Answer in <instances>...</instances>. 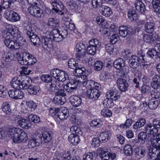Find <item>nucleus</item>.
<instances>
[{
    "label": "nucleus",
    "instance_id": "nucleus-21",
    "mask_svg": "<svg viewBox=\"0 0 160 160\" xmlns=\"http://www.w3.org/2000/svg\"><path fill=\"white\" fill-rule=\"evenodd\" d=\"M70 101L71 104L75 107L79 106L82 103L81 98L77 96H71L70 98Z\"/></svg>",
    "mask_w": 160,
    "mask_h": 160
},
{
    "label": "nucleus",
    "instance_id": "nucleus-60",
    "mask_svg": "<svg viewBox=\"0 0 160 160\" xmlns=\"http://www.w3.org/2000/svg\"><path fill=\"white\" fill-rule=\"evenodd\" d=\"M150 94L152 98L156 99L160 98V92L157 90L156 89L152 90L150 91Z\"/></svg>",
    "mask_w": 160,
    "mask_h": 160
},
{
    "label": "nucleus",
    "instance_id": "nucleus-34",
    "mask_svg": "<svg viewBox=\"0 0 160 160\" xmlns=\"http://www.w3.org/2000/svg\"><path fill=\"white\" fill-rule=\"evenodd\" d=\"M68 139L69 142L74 145L77 144L80 141L79 136L75 135L74 132L69 135Z\"/></svg>",
    "mask_w": 160,
    "mask_h": 160
},
{
    "label": "nucleus",
    "instance_id": "nucleus-45",
    "mask_svg": "<svg viewBox=\"0 0 160 160\" xmlns=\"http://www.w3.org/2000/svg\"><path fill=\"white\" fill-rule=\"evenodd\" d=\"M69 67L71 69H74L77 68L79 66L78 61H76L74 59H70L68 62Z\"/></svg>",
    "mask_w": 160,
    "mask_h": 160
},
{
    "label": "nucleus",
    "instance_id": "nucleus-31",
    "mask_svg": "<svg viewBox=\"0 0 160 160\" xmlns=\"http://www.w3.org/2000/svg\"><path fill=\"white\" fill-rule=\"evenodd\" d=\"M154 23L149 22H147L144 25V29L146 32L148 33H151L155 29Z\"/></svg>",
    "mask_w": 160,
    "mask_h": 160
},
{
    "label": "nucleus",
    "instance_id": "nucleus-43",
    "mask_svg": "<svg viewBox=\"0 0 160 160\" xmlns=\"http://www.w3.org/2000/svg\"><path fill=\"white\" fill-rule=\"evenodd\" d=\"M147 134H148L146 132H140L138 135V142L142 144L144 143L147 138Z\"/></svg>",
    "mask_w": 160,
    "mask_h": 160
},
{
    "label": "nucleus",
    "instance_id": "nucleus-7",
    "mask_svg": "<svg viewBox=\"0 0 160 160\" xmlns=\"http://www.w3.org/2000/svg\"><path fill=\"white\" fill-rule=\"evenodd\" d=\"M4 15L7 19L11 22H16L20 19V15L12 10H7L4 12Z\"/></svg>",
    "mask_w": 160,
    "mask_h": 160
},
{
    "label": "nucleus",
    "instance_id": "nucleus-52",
    "mask_svg": "<svg viewBox=\"0 0 160 160\" xmlns=\"http://www.w3.org/2000/svg\"><path fill=\"white\" fill-rule=\"evenodd\" d=\"M124 153L127 156H130L132 153V146L130 145H126L124 146Z\"/></svg>",
    "mask_w": 160,
    "mask_h": 160
},
{
    "label": "nucleus",
    "instance_id": "nucleus-59",
    "mask_svg": "<svg viewBox=\"0 0 160 160\" xmlns=\"http://www.w3.org/2000/svg\"><path fill=\"white\" fill-rule=\"evenodd\" d=\"M54 102L58 105H62L64 103V102L62 100V97L55 95L53 99Z\"/></svg>",
    "mask_w": 160,
    "mask_h": 160
},
{
    "label": "nucleus",
    "instance_id": "nucleus-41",
    "mask_svg": "<svg viewBox=\"0 0 160 160\" xmlns=\"http://www.w3.org/2000/svg\"><path fill=\"white\" fill-rule=\"evenodd\" d=\"M139 63H143V62H147L145 58V56L144 54L143 53L142 50H140L138 52L137 55L136 56Z\"/></svg>",
    "mask_w": 160,
    "mask_h": 160
},
{
    "label": "nucleus",
    "instance_id": "nucleus-23",
    "mask_svg": "<svg viewBox=\"0 0 160 160\" xmlns=\"http://www.w3.org/2000/svg\"><path fill=\"white\" fill-rule=\"evenodd\" d=\"M125 61L122 58H117L113 62V66L117 69L120 70L125 66Z\"/></svg>",
    "mask_w": 160,
    "mask_h": 160
},
{
    "label": "nucleus",
    "instance_id": "nucleus-10",
    "mask_svg": "<svg viewBox=\"0 0 160 160\" xmlns=\"http://www.w3.org/2000/svg\"><path fill=\"white\" fill-rule=\"evenodd\" d=\"M134 152L135 158L139 160L145 156L147 150L144 147L139 146L135 148Z\"/></svg>",
    "mask_w": 160,
    "mask_h": 160
},
{
    "label": "nucleus",
    "instance_id": "nucleus-18",
    "mask_svg": "<svg viewBox=\"0 0 160 160\" xmlns=\"http://www.w3.org/2000/svg\"><path fill=\"white\" fill-rule=\"evenodd\" d=\"M99 156L102 160H108L109 159L110 151L107 148H99L98 149Z\"/></svg>",
    "mask_w": 160,
    "mask_h": 160
},
{
    "label": "nucleus",
    "instance_id": "nucleus-56",
    "mask_svg": "<svg viewBox=\"0 0 160 160\" xmlns=\"http://www.w3.org/2000/svg\"><path fill=\"white\" fill-rule=\"evenodd\" d=\"M30 85V84L28 80L22 79L19 88L21 89H28Z\"/></svg>",
    "mask_w": 160,
    "mask_h": 160
},
{
    "label": "nucleus",
    "instance_id": "nucleus-58",
    "mask_svg": "<svg viewBox=\"0 0 160 160\" xmlns=\"http://www.w3.org/2000/svg\"><path fill=\"white\" fill-rule=\"evenodd\" d=\"M29 121L35 123H38L40 121V118L37 115L31 114L28 116Z\"/></svg>",
    "mask_w": 160,
    "mask_h": 160
},
{
    "label": "nucleus",
    "instance_id": "nucleus-35",
    "mask_svg": "<svg viewBox=\"0 0 160 160\" xmlns=\"http://www.w3.org/2000/svg\"><path fill=\"white\" fill-rule=\"evenodd\" d=\"M111 133L109 131L104 132L100 134V139L103 142H106L110 138Z\"/></svg>",
    "mask_w": 160,
    "mask_h": 160
},
{
    "label": "nucleus",
    "instance_id": "nucleus-15",
    "mask_svg": "<svg viewBox=\"0 0 160 160\" xmlns=\"http://www.w3.org/2000/svg\"><path fill=\"white\" fill-rule=\"evenodd\" d=\"M27 34L29 37L31 41L34 45L39 44L41 42V39H40L38 36L34 34L31 28L29 29V30L27 31Z\"/></svg>",
    "mask_w": 160,
    "mask_h": 160
},
{
    "label": "nucleus",
    "instance_id": "nucleus-17",
    "mask_svg": "<svg viewBox=\"0 0 160 160\" xmlns=\"http://www.w3.org/2000/svg\"><path fill=\"white\" fill-rule=\"evenodd\" d=\"M117 84L119 89L122 92H125L127 90L128 84L126 80L119 78L117 80Z\"/></svg>",
    "mask_w": 160,
    "mask_h": 160
},
{
    "label": "nucleus",
    "instance_id": "nucleus-3",
    "mask_svg": "<svg viewBox=\"0 0 160 160\" xmlns=\"http://www.w3.org/2000/svg\"><path fill=\"white\" fill-rule=\"evenodd\" d=\"M144 128L148 136L156 134L160 132V120L157 119H154L152 121V123L146 124Z\"/></svg>",
    "mask_w": 160,
    "mask_h": 160
},
{
    "label": "nucleus",
    "instance_id": "nucleus-16",
    "mask_svg": "<svg viewBox=\"0 0 160 160\" xmlns=\"http://www.w3.org/2000/svg\"><path fill=\"white\" fill-rule=\"evenodd\" d=\"M48 34H50V36L56 42H59L63 40L60 33V31L58 29H53L50 32H48Z\"/></svg>",
    "mask_w": 160,
    "mask_h": 160
},
{
    "label": "nucleus",
    "instance_id": "nucleus-25",
    "mask_svg": "<svg viewBox=\"0 0 160 160\" xmlns=\"http://www.w3.org/2000/svg\"><path fill=\"white\" fill-rule=\"evenodd\" d=\"M134 7L138 12L143 13L146 9L144 3L140 0H137L134 2Z\"/></svg>",
    "mask_w": 160,
    "mask_h": 160
},
{
    "label": "nucleus",
    "instance_id": "nucleus-36",
    "mask_svg": "<svg viewBox=\"0 0 160 160\" xmlns=\"http://www.w3.org/2000/svg\"><path fill=\"white\" fill-rule=\"evenodd\" d=\"M62 19L63 20L66 21L65 24L67 28L69 29L70 30L72 31H74V30H75V27L74 24L73 23H70L69 21H68L69 20H71V19L64 16Z\"/></svg>",
    "mask_w": 160,
    "mask_h": 160
},
{
    "label": "nucleus",
    "instance_id": "nucleus-53",
    "mask_svg": "<svg viewBox=\"0 0 160 160\" xmlns=\"http://www.w3.org/2000/svg\"><path fill=\"white\" fill-rule=\"evenodd\" d=\"M40 78L43 82L46 83L51 82L52 80V78L51 76L48 74L42 75L41 76Z\"/></svg>",
    "mask_w": 160,
    "mask_h": 160
},
{
    "label": "nucleus",
    "instance_id": "nucleus-11",
    "mask_svg": "<svg viewBox=\"0 0 160 160\" xmlns=\"http://www.w3.org/2000/svg\"><path fill=\"white\" fill-rule=\"evenodd\" d=\"M15 120L17 122V124L21 127L26 129H28L32 126V123L28 119L23 118H16Z\"/></svg>",
    "mask_w": 160,
    "mask_h": 160
},
{
    "label": "nucleus",
    "instance_id": "nucleus-44",
    "mask_svg": "<svg viewBox=\"0 0 160 160\" xmlns=\"http://www.w3.org/2000/svg\"><path fill=\"white\" fill-rule=\"evenodd\" d=\"M102 125V121L99 119L93 120L90 123L91 127L95 128L101 127Z\"/></svg>",
    "mask_w": 160,
    "mask_h": 160
},
{
    "label": "nucleus",
    "instance_id": "nucleus-38",
    "mask_svg": "<svg viewBox=\"0 0 160 160\" xmlns=\"http://www.w3.org/2000/svg\"><path fill=\"white\" fill-rule=\"evenodd\" d=\"M119 34L121 37L125 38L129 36V34H128L127 27L125 26H120L119 28Z\"/></svg>",
    "mask_w": 160,
    "mask_h": 160
},
{
    "label": "nucleus",
    "instance_id": "nucleus-49",
    "mask_svg": "<svg viewBox=\"0 0 160 160\" xmlns=\"http://www.w3.org/2000/svg\"><path fill=\"white\" fill-rule=\"evenodd\" d=\"M111 98H107L105 99L103 102V104L107 108H110L113 106L114 104Z\"/></svg>",
    "mask_w": 160,
    "mask_h": 160
},
{
    "label": "nucleus",
    "instance_id": "nucleus-39",
    "mask_svg": "<svg viewBox=\"0 0 160 160\" xmlns=\"http://www.w3.org/2000/svg\"><path fill=\"white\" fill-rule=\"evenodd\" d=\"M39 88L37 86L30 85L28 90L30 94L36 95L39 92Z\"/></svg>",
    "mask_w": 160,
    "mask_h": 160
},
{
    "label": "nucleus",
    "instance_id": "nucleus-6",
    "mask_svg": "<svg viewBox=\"0 0 160 160\" xmlns=\"http://www.w3.org/2000/svg\"><path fill=\"white\" fill-rule=\"evenodd\" d=\"M41 38L42 46L44 49L48 50L49 49L53 48L54 44L49 34L47 36H42Z\"/></svg>",
    "mask_w": 160,
    "mask_h": 160
},
{
    "label": "nucleus",
    "instance_id": "nucleus-14",
    "mask_svg": "<svg viewBox=\"0 0 160 160\" xmlns=\"http://www.w3.org/2000/svg\"><path fill=\"white\" fill-rule=\"evenodd\" d=\"M52 5L53 7L52 10L55 12L60 15H63L64 12H62L63 6L61 2H59L56 0H54L52 3Z\"/></svg>",
    "mask_w": 160,
    "mask_h": 160
},
{
    "label": "nucleus",
    "instance_id": "nucleus-20",
    "mask_svg": "<svg viewBox=\"0 0 160 160\" xmlns=\"http://www.w3.org/2000/svg\"><path fill=\"white\" fill-rule=\"evenodd\" d=\"M69 115V111L65 107L59 108L57 117L61 120H64L68 118Z\"/></svg>",
    "mask_w": 160,
    "mask_h": 160
},
{
    "label": "nucleus",
    "instance_id": "nucleus-46",
    "mask_svg": "<svg viewBox=\"0 0 160 160\" xmlns=\"http://www.w3.org/2000/svg\"><path fill=\"white\" fill-rule=\"evenodd\" d=\"M152 4L155 11L160 13V0H152Z\"/></svg>",
    "mask_w": 160,
    "mask_h": 160
},
{
    "label": "nucleus",
    "instance_id": "nucleus-1",
    "mask_svg": "<svg viewBox=\"0 0 160 160\" xmlns=\"http://www.w3.org/2000/svg\"><path fill=\"white\" fill-rule=\"evenodd\" d=\"M18 29L12 28L8 31L5 30L3 31L4 43L8 48L12 50L20 48V43L22 42L21 41L23 39Z\"/></svg>",
    "mask_w": 160,
    "mask_h": 160
},
{
    "label": "nucleus",
    "instance_id": "nucleus-63",
    "mask_svg": "<svg viewBox=\"0 0 160 160\" xmlns=\"http://www.w3.org/2000/svg\"><path fill=\"white\" fill-rule=\"evenodd\" d=\"M15 89V99H21L24 97V94L19 89V88H17Z\"/></svg>",
    "mask_w": 160,
    "mask_h": 160
},
{
    "label": "nucleus",
    "instance_id": "nucleus-55",
    "mask_svg": "<svg viewBox=\"0 0 160 160\" xmlns=\"http://www.w3.org/2000/svg\"><path fill=\"white\" fill-rule=\"evenodd\" d=\"M101 115L104 117H110L112 115L111 111L107 108H103L101 112Z\"/></svg>",
    "mask_w": 160,
    "mask_h": 160
},
{
    "label": "nucleus",
    "instance_id": "nucleus-12",
    "mask_svg": "<svg viewBox=\"0 0 160 160\" xmlns=\"http://www.w3.org/2000/svg\"><path fill=\"white\" fill-rule=\"evenodd\" d=\"M148 139L150 141L152 146L160 145V132L156 134L149 135L148 136Z\"/></svg>",
    "mask_w": 160,
    "mask_h": 160
},
{
    "label": "nucleus",
    "instance_id": "nucleus-2",
    "mask_svg": "<svg viewBox=\"0 0 160 160\" xmlns=\"http://www.w3.org/2000/svg\"><path fill=\"white\" fill-rule=\"evenodd\" d=\"M8 136L14 143L25 142L28 139L27 135L24 131L19 128H12L9 130Z\"/></svg>",
    "mask_w": 160,
    "mask_h": 160
},
{
    "label": "nucleus",
    "instance_id": "nucleus-27",
    "mask_svg": "<svg viewBox=\"0 0 160 160\" xmlns=\"http://www.w3.org/2000/svg\"><path fill=\"white\" fill-rule=\"evenodd\" d=\"M138 60L136 55L131 56L128 62L129 66L133 68H136L139 65Z\"/></svg>",
    "mask_w": 160,
    "mask_h": 160
},
{
    "label": "nucleus",
    "instance_id": "nucleus-5",
    "mask_svg": "<svg viewBox=\"0 0 160 160\" xmlns=\"http://www.w3.org/2000/svg\"><path fill=\"white\" fill-rule=\"evenodd\" d=\"M89 43V45L87 48V52L90 54L94 55L96 51L99 50V48L101 45V43L96 39L90 40Z\"/></svg>",
    "mask_w": 160,
    "mask_h": 160
},
{
    "label": "nucleus",
    "instance_id": "nucleus-50",
    "mask_svg": "<svg viewBox=\"0 0 160 160\" xmlns=\"http://www.w3.org/2000/svg\"><path fill=\"white\" fill-rule=\"evenodd\" d=\"M103 66V62L100 61H98L94 63L93 68L95 70L99 71L102 69Z\"/></svg>",
    "mask_w": 160,
    "mask_h": 160
},
{
    "label": "nucleus",
    "instance_id": "nucleus-37",
    "mask_svg": "<svg viewBox=\"0 0 160 160\" xmlns=\"http://www.w3.org/2000/svg\"><path fill=\"white\" fill-rule=\"evenodd\" d=\"M128 18L131 21H136L138 19V14L136 12L131 10H129L128 12Z\"/></svg>",
    "mask_w": 160,
    "mask_h": 160
},
{
    "label": "nucleus",
    "instance_id": "nucleus-13",
    "mask_svg": "<svg viewBox=\"0 0 160 160\" xmlns=\"http://www.w3.org/2000/svg\"><path fill=\"white\" fill-rule=\"evenodd\" d=\"M28 10L31 15L36 18H41L43 13L39 8L35 6L28 8Z\"/></svg>",
    "mask_w": 160,
    "mask_h": 160
},
{
    "label": "nucleus",
    "instance_id": "nucleus-8",
    "mask_svg": "<svg viewBox=\"0 0 160 160\" xmlns=\"http://www.w3.org/2000/svg\"><path fill=\"white\" fill-rule=\"evenodd\" d=\"M66 86L65 89L67 92L71 95L74 94L78 90V82L74 78Z\"/></svg>",
    "mask_w": 160,
    "mask_h": 160
},
{
    "label": "nucleus",
    "instance_id": "nucleus-33",
    "mask_svg": "<svg viewBox=\"0 0 160 160\" xmlns=\"http://www.w3.org/2000/svg\"><path fill=\"white\" fill-rule=\"evenodd\" d=\"M146 122V120L143 118H139L136 121L134 122L133 125L134 129H137L143 127Z\"/></svg>",
    "mask_w": 160,
    "mask_h": 160
},
{
    "label": "nucleus",
    "instance_id": "nucleus-54",
    "mask_svg": "<svg viewBox=\"0 0 160 160\" xmlns=\"http://www.w3.org/2000/svg\"><path fill=\"white\" fill-rule=\"evenodd\" d=\"M132 120L130 119H127L125 122L123 124H121L119 126V127L122 129H127L129 128L132 124Z\"/></svg>",
    "mask_w": 160,
    "mask_h": 160
},
{
    "label": "nucleus",
    "instance_id": "nucleus-51",
    "mask_svg": "<svg viewBox=\"0 0 160 160\" xmlns=\"http://www.w3.org/2000/svg\"><path fill=\"white\" fill-rule=\"evenodd\" d=\"M147 56L149 58L154 59L156 58L157 57V52L153 49H149L147 53Z\"/></svg>",
    "mask_w": 160,
    "mask_h": 160
},
{
    "label": "nucleus",
    "instance_id": "nucleus-22",
    "mask_svg": "<svg viewBox=\"0 0 160 160\" xmlns=\"http://www.w3.org/2000/svg\"><path fill=\"white\" fill-rule=\"evenodd\" d=\"M151 86L154 89H157L160 87V75H155L152 79Z\"/></svg>",
    "mask_w": 160,
    "mask_h": 160
},
{
    "label": "nucleus",
    "instance_id": "nucleus-40",
    "mask_svg": "<svg viewBox=\"0 0 160 160\" xmlns=\"http://www.w3.org/2000/svg\"><path fill=\"white\" fill-rule=\"evenodd\" d=\"M158 100L154 101L152 99L149 100L148 104V107L150 109L154 110L158 106L159 104Z\"/></svg>",
    "mask_w": 160,
    "mask_h": 160
},
{
    "label": "nucleus",
    "instance_id": "nucleus-42",
    "mask_svg": "<svg viewBox=\"0 0 160 160\" xmlns=\"http://www.w3.org/2000/svg\"><path fill=\"white\" fill-rule=\"evenodd\" d=\"M70 130L72 132V133H73V132L74 133V135H78L79 136L80 135H82V132L81 128L76 126L71 127Z\"/></svg>",
    "mask_w": 160,
    "mask_h": 160
},
{
    "label": "nucleus",
    "instance_id": "nucleus-4",
    "mask_svg": "<svg viewBox=\"0 0 160 160\" xmlns=\"http://www.w3.org/2000/svg\"><path fill=\"white\" fill-rule=\"evenodd\" d=\"M50 74L56 80L63 82L68 79V76L65 72L57 68L52 69L50 71Z\"/></svg>",
    "mask_w": 160,
    "mask_h": 160
},
{
    "label": "nucleus",
    "instance_id": "nucleus-30",
    "mask_svg": "<svg viewBox=\"0 0 160 160\" xmlns=\"http://www.w3.org/2000/svg\"><path fill=\"white\" fill-rule=\"evenodd\" d=\"M88 72L87 73H84L83 75H82L79 77H76L75 79L76 81L78 82V85H82L84 86L88 79L87 75H88Z\"/></svg>",
    "mask_w": 160,
    "mask_h": 160
},
{
    "label": "nucleus",
    "instance_id": "nucleus-19",
    "mask_svg": "<svg viewBox=\"0 0 160 160\" xmlns=\"http://www.w3.org/2000/svg\"><path fill=\"white\" fill-rule=\"evenodd\" d=\"M106 95L107 98L114 100L119 99L120 97V93L119 92L114 89L111 90L107 92Z\"/></svg>",
    "mask_w": 160,
    "mask_h": 160
},
{
    "label": "nucleus",
    "instance_id": "nucleus-24",
    "mask_svg": "<svg viewBox=\"0 0 160 160\" xmlns=\"http://www.w3.org/2000/svg\"><path fill=\"white\" fill-rule=\"evenodd\" d=\"M42 134L44 142L48 143L52 140V133L50 131H43L42 132Z\"/></svg>",
    "mask_w": 160,
    "mask_h": 160
},
{
    "label": "nucleus",
    "instance_id": "nucleus-29",
    "mask_svg": "<svg viewBox=\"0 0 160 160\" xmlns=\"http://www.w3.org/2000/svg\"><path fill=\"white\" fill-rule=\"evenodd\" d=\"M59 20L56 18H50L48 19L47 25L51 28H54L59 26Z\"/></svg>",
    "mask_w": 160,
    "mask_h": 160
},
{
    "label": "nucleus",
    "instance_id": "nucleus-32",
    "mask_svg": "<svg viewBox=\"0 0 160 160\" xmlns=\"http://www.w3.org/2000/svg\"><path fill=\"white\" fill-rule=\"evenodd\" d=\"M79 65L77 68L73 69V74L76 77H79L83 75L84 73L88 72L87 70H85L84 68H82Z\"/></svg>",
    "mask_w": 160,
    "mask_h": 160
},
{
    "label": "nucleus",
    "instance_id": "nucleus-61",
    "mask_svg": "<svg viewBox=\"0 0 160 160\" xmlns=\"http://www.w3.org/2000/svg\"><path fill=\"white\" fill-rule=\"evenodd\" d=\"M7 92L6 88L3 85H0V97L5 98L7 95Z\"/></svg>",
    "mask_w": 160,
    "mask_h": 160
},
{
    "label": "nucleus",
    "instance_id": "nucleus-64",
    "mask_svg": "<svg viewBox=\"0 0 160 160\" xmlns=\"http://www.w3.org/2000/svg\"><path fill=\"white\" fill-rule=\"evenodd\" d=\"M96 20L98 24L101 25L102 27L105 26L107 21L102 18V16L97 17Z\"/></svg>",
    "mask_w": 160,
    "mask_h": 160
},
{
    "label": "nucleus",
    "instance_id": "nucleus-9",
    "mask_svg": "<svg viewBox=\"0 0 160 160\" xmlns=\"http://www.w3.org/2000/svg\"><path fill=\"white\" fill-rule=\"evenodd\" d=\"M101 94V92L97 88H90L88 90L86 95L89 99L93 100H97Z\"/></svg>",
    "mask_w": 160,
    "mask_h": 160
},
{
    "label": "nucleus",
    "instance_id": "nucleus-26",
    "mask_svg": "<svg viewBox=\"0 0 160 160\" xmlns=\"http://www.w3.org/2000/svg\"><path fill=\"white\" fill-rule=\"evenodd\" d=\"M100 12L103 15L109 17L112 13L111 9L108 7L102 5L100 7Z\"/></svg>",
    "mask_w": 160,
    "mask_h": 160
},
{
    "label": "nucleus",
    "instance_id": "nucleus-48",
    "mask_svg": "<svg viewBox=\"0 0 160 160\" xmlns=\"http://www.w3.org/2000/svg\"><path fill=\"white\" fill-rule=\"evenodd\" d=\"M70 151H65L60 154L62 158V160H71V156L70 154Z\"/></svg>",
    "mask_w": 160,
    "mask_h": 160
},
{
    "label": "nucleus",
    "instance_id": "nucleus-28",
    "mask_svg": "<svg viewBox=\"0 0 160 160\" xmlns=\"http://www.w3.org/2000/svg\"><path fill=\"white\" fill-rule=\"evenodd\" d=\"M21 81L22 79L21 76L14 77L12 78L11 82V85L14 88H19Z\"/></svg>",
    "mask_w": 160,
    "mask_h": 160
},
{
    "label": "nucleus",
    "instance_id": "nucleus-47",
    "mask_svg": "<svg viewBox=\"0 0 160 160\" xmlns=\"http://www.w3.org/2000/svg\"><path fill=\"white\" fill-rule=\"evenodd\" d=\"M2 108V111L6 114L9 115L11 113V110L9 104L6 103H3Z\"/></svg>",
    "mask_w": 160,
    "mask_h": 160
},
{
    "label": "nucleus",
    "instance_id": "nucleus-62",
    "mask_svg": "<svg viewBox=\"0 0 160 160\" xmlns=\"http://www.w3.org/2000/svg\"><path fill=\"white\" fill-rule=\"evenodd\" d=\"M103 2L102 0H92L91 3L93 7L94 8H97L101 6Z\"/></svg>",
    "mask_w": 160,
    "mask_h": 160
},
{
    "label": "nucleus",
    "instance_id": "nucleus-57",
    "mask_svg": "<svg viewBox=\"0 0 160 160\" xmlns=\"http://www.w3.org/2000/svg\"><path fill=\"white\" fill-rule=\"evenodd\" d=\"M77 52H83L86 51V46L82 43H77L76 46Z\"/></svg>",
    "mask_w": 160,
    "mask_h": 160
}]
</instances>
